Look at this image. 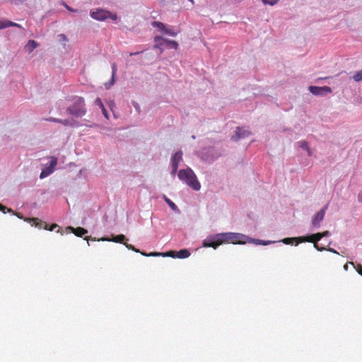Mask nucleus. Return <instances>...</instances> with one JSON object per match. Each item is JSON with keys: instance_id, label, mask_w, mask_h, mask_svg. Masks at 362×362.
I'll list each match as a JSON object with an SVG mask.
<instances>
[{"instance_id": "f257e3e1", "label": "nucleus", "mask_w": 362, "mask_h": 362, "mask_svg": "<svg viewBox=\"0 0 362 362\" xmlns=\"http://www.w3.org/2000/svg\"><path fill=\"white\" fill-rule=\"evenodd\" d=\"M247 237L236 233H218L214 236H210L203 241V246L205 247H213L216 249L217 247L224 243L232 244H244L246 243Z\"/></svg>"}, {"instance_id": "f03ea898", "label": "nucleus", "mask_w": 362, "mask_h": 362, "mask_svg": "<svg viewBox=\"0 0 362 362\" xmlns=\"http://www.w3.org/2000/svg\"><path fill=\"white\" fill-rule=\"evenodd\" d=\"M178 177L184 181L188 186L195 191H198L201 188V185L198 181L194 173L191 168L182 169L178 172Z\"/></svg>"}, {"instance_id": "7ed1b4c3", "label": "nucleus", "mask_w": 362, "mask_h": 362, "mask_svg": "<svg viewBox=\"0 0 362 362\" xmlns=\"http://www.w3.org/2000/svg\"><path fill=\"white\" fill-rule=\"evenodd\" d=\"M66 112L76 117H83L86 112L84 99L82 97L74 98L73 104L67 107Z\"/></svg>"}, {"instance_id": "20e7f679", "label": "nucleus", "mask_w": 362, "mask_h": 362, "mask_svg": "<svg viewBox=\"0 0 362 362\" xmlns=\"http://www.w3.org/2000/svg\"><path fill=\"white\" fill-rule=\"evenodd\" d=\"M127 240V239L126 238L125 235H122V234L113 236L112 238H111V239L105 238H103L101 239V240H103V241L107 240V241H112L115 243H122L129 250H131L135 252H139V250L136 249L134 245H132L131 244H128L126 242H124V240Z\"/></svg>"}, {"instance_id": "39448f33", "label": "nucleus", "mask_w": 362, "mask_h": 362, "mask_svg": "<svg viewBox=\"0 0 362 362\" xmlns=\"http://www.w3.org/2000/svg\"><path fill=\"white\" fill-rule=\"evenodd\" d=\"M57 164V158L55 157H51L49 165L45 167L42 170V172L40 173V178L43 179L46 177H47L48 175H49L50 174H52L54 172Z\"/></svg>"}, {"instance_id": "423d86ee", "label": "nucleus", "mask_w": 362, "mask_h": 362, "mask_svg": "<svg viewBox=\"0 0 362 362\" xmlns=\"http://www.w3.org/2000/svg\"><path fill=\"white\" fill-rule=\"evenodd\" d=\"M322 238V235H320V233H317L308 236L303 237L301 241H307L314 243V247L319 251L325 250V248H320L317 243Z\"/></svg>"}, {"instance_id": "0eeeda50", "label": "nucleus", "mask_w": 362, "mask_h": 362, "mask_svg": "<svg viewBox=\"0 0 362 362\" xmlns=\"http://www.w3.org/2000/svg\"><path fill=\"white\" fill-rule=\"evenodd\" d=\"M182 159V152L177 151L171 158L172 174L175 175L177 170L180 162Z\"/></svg>"}, {"instance_id": "6e6552de", "label": "nucleus", "mask_w": 362, "mask_h": 362, "mask_svg": "<svg viewBox=\"0 0 362 362\" xmlns=\"http://www.w3.org/2000/svg\"><path fill=\"white\" fill-rule=\"evenodd\" d=\"M328 208V204H326L323 209L318 211L312 219V224L314 227H319L320 222L323 220L326 210Z\"/></svg>"}, {"instance_id": "1a4fd4ad", "label": "nucleus", "mask_w": 362, "mask_h": 362, "mask_svg": "<svg viewBox=\"0 0 362 362\" xmlns=\"http://www.w3.org/2000/svg\"><path fill=\"white\" fill-rule=\"evenodd\" d=\"M309 90L315 95H322L332 92V89L329 86L318 87L311 86L309 87Z\"/></svg>"}, {"instance_id": "9d476101", "label": "nucleus", "mask_w": 362, "mask_h": 362, "mask_svg": "<svg viewBox=\"0 0 362 362\" xmlns=\"http://www.w3.org/2000/svg\"><path fill=\"white\" fill-rule=\"evenodd\" d=\"M110 15V12L105 10L100 9L96 11L90 12V16L97 21H105Z\"/></svg>"}, {"instance_id": "9b49d317", "label": "nucleus", "mask_w": 362, "mask_h": 362, "mask_svg": "<svg viewBox=\"0 0 362 362\" xmlns=\"http://www.w3.org/2000/svg\"><path fill=\"white\" fill-rule=\"evenodd\" d=\"M251 134V132L244 128L238 127L235 131V136H233L232 139L234 141H238L240 139L247 137Z\"/></svg>"}, {"instance_id": "f8f14e48", "label": "nucleus", "mask_w": 362, "mask_h": 362, "mask_svg": "<svg viewBox=\"0 0 362 362\" xmlns=\"http://www.w3.org/2000/svg\"><path fill=\"white\" fill-rule=\"evenodd\" d=\"M25 221L30 222L32 226H35L39 228H44L45 229H47V224L40 221L37 218H26Z\"/></svg>"}, {"instance_id": "ddd939ff", "label": "nucleus", "mask_w": 362, "mask_h": 362, "mask_svg": "<svg viewBox=\"0 0 362 362\" xmlns=\"http://www.w3.org/2000/svg\"><path fill=\"white\" fill-rule=\"evenodd\" d=\"M67 230H71L76 236L83 237V235L88 233V230L81 227H78L76 228H74L71 226H69L66 228Z\"/></svg>"}, {"instance_id": "4468645a", "label": "nucleus", "mask_w": 362, "mask_h": 362, "mask_svg": "<svg viewBox=\"0 0 362 362\" xmlns=\"http://www.w3.org/2000/svg\"><path fill=\"white\" fill-rule=\"evenodd\" d=\"M165 39L163 38L160 36H156L154 37V42L156 44L153 46V48H158L160 49V52H163L162 46L165 43Z\"/></svg>"}, {"instance_id": "2eb2a0df", "label": "nucleus", "mask_w": 362, "mask_h": 362, "mask_svg": "<svg viewBox=\"0 0 362 362\" xmlns=\"http://www.w3.org/2000/svg\"><path fill=\"white\" fill-rule=\"evenodd\" d=\"M38 47V44L37 42H35V40H30L27 45H25V48L26 49V50L30 53L32 52L35 48H37Z\"/></svg>"}, {"instance_id": "dca6fc26", "label": "nucleus", "mask_w": 362, "mask_h": 362, "mask_svg": "<svg viewBox=\"0 0 362 362\" xmlns=\"http://www.w3.org/2000/svg\"><path fill=\"white\" fill-rule=\"evenodd\" d=\"M190 252L187 249H182L179 251H176V258L185 259L189 257Z\"/></svg>"}, {"instance_id": "f3484780", "label": "nucleus", "mask_w": 362, "mask_h": 362, "mask_svg": "<svg viewBox=\"0 0 362 362\" xmlns=\"http://www.w3.org/2000/svg\"><path fill=\"white\" fill-rule=\"evenodd\" d=\"M112 73L111 81L109 84H105L106 88H109L110 86H112L115 83V75H116V73L117 71V65L115 63H113L112 64Z\"/></svg>"}, {"instance_id": "a211bd4d", "label": "nucleus", "mask_w": 362, "mask_h": 362, "mask_svg": "<svg viewBox=\"0 0 362 362\" xmlns=\"http://www.w3.org/2000/svg\"><path fill=\"white\" fill-rule=\"evenodd\" d=\"M298 144L300 148H302L303 149H305L307 151L308 156H312V151H311L310 148H309L308 144L307 141H299Z\"/></svg>"}, {"instance_id": "6ab92c4d", "label": "nucleus", "mask_w": 362, "mask_h": 362, "mask_svg": "<svg viewBox=\"0 0 362 362\" xmlns=\"http://www.w3.org/2000/svg\"><path fill=\"white\" fill-rule=\"evenodd\" d=\"M47 121H49V122H58V123H62V124H64V126H67L70 124V122L69 120L68 119H57V118H54V117H50V118H48L47 119Z\"/></svg>"}, {"instance_id": "aec40b11", "label": "nucleus", "mask_w": 362, "mask_h": 362, "mask_svg": "<svg viewBox=\"0 0 362 362\" xmlns=\"http://www.w3.org/2000/svg\"><path fill=\"white\" fill-rule=\"evenodd\" d=\"M165 43L170 47L177 49L178 48V43L175 40H165Z\"/></svg>"}, {"instance_id": "412c9836", "label": "nucleus", "mask_w": 362, "mask_h": 362, "mask_svg": "<svg viewBox=\"0 0 362 362\" xmlns=\"http://www.w3.org/2000/svg\"><path fill=\"white\" fill-rule=\"evenodd\" d=\"M151 25L155 28H158L159 30H160L162 31L165 30V25L161 22L153 21V22H152Z\"/></svg>"}, {"instance_id": "4be33fe9", "label": "nucleus", "mask_w": 362, "mask_h": 362, "mask_svg": "<svg viewBox=\"0 0 362 362\" xmlns=\"http://www.w3.org/2000/svg\"><path fill=\"white\" fill-rule=\"evenodd\" d=\"M164 198V200L165 201V202L168 204V206L173 209V210H177V206L175 205V204L172 202L170 199H168L166 196L164 195L163 197Z\"/></svg>"}, {"instance_id": "5701e85b", "label": "nucleus", "mask_w": 362, "mask_h": 362, "mask_svg": "<svg viewBox=\"0 0 362 362\" xmlns=\"http://www.w3.org/2000/svg\"><path fill=\"white\" fill-rule=\"evenodd\" d=\"M301 239H302V238H284L282 240V242L284 244H292L293 240H301Z\"/></svg>"}, {"instance_id": "b1692460", "label": "nucleus", "mask_w": 362, "mask_h": 362, "mask_svg": "<svg viewBox=\"0 0 362 362\" xmlns=\"http://www.w3.org/2000/svg\"><path fill=\"white\" fill-rule=\"evenodd\" d=\"M355 81H360L362 80V69L357 71L353 76Z\"/></svg>"}, {"instance_id": "393cba45", "label": "nucleus", "mask_w": 362, "mask_h": 362, "mask_svg": "<svg viewBox=\"0 0 362 362\" xmlns=\"http://www.w3.org/2000/svg\"><path fill=\"white\" fill-rule=\"evenodd\" d=\"M163 257H170L173 258H176V251L170 250L165 253L162 254Z\"/></svg>"}, {"instance_id": "a878e982", "label": "nucleus", "mask_w": 362, "mask_h": 362, "mask_svg": "<svg viewBox=\"0 0 362 362\" xmlns=\"http://www.w3.org/2000/svg\"><path fill=\"white\" fill-rule=\"evenodd\" d=\"M351 265H353L356 270L357 271V272L362 276V265L360 264H358L356 266H355L354 263L352 262H349Z\"/></svg>"}, {"instance_id": "bb28decb", "label": "nucleus", "mask_w": 362, "mask_h": 362, "mask_svg": "<svg viewBox=\"0 0 362 362\" xmlns=\"http://www.w3.org/2000/svg\"><path fill=\"white\" fill-rule=\"evenodd\" d=\"M164 32H165L166 34H168V35H170V36H173V37H174V36H176V35H177V33H178V32L173 31V30H172L171 29L166 28H165Z\"/></svg>"}, {"instance_id": "cd10ccee", "label": "nucleus", "mask_w": 362, "mask_h": 362, "mask_svg": "<svg viewBox=\"0 0 362 362\" xmlns=\"http://www.w3.org/2000/svg\"><path fill=\"white\" fill-rule=\"evenodd\" d=\"M139 253H141L142 255L144 256H146V257H151V256H160V255H162L161 253H158V252H151L149 254H146V252H140L139 251Z\"/></svg>"}, {"instance_id": "c85d7f7f", "label": "nucleus", "mask_w": 362, "mask_h": 362, "mask_svg": "<svg viewBox=\"0 0 362 362\" xmlns=\"http://www.w3.org/2000/svg\"><path fill=\"white\" fill-rule=\"evenodd\" d=\"M8 21L7 20L0 21V29L8 28Z\"/></svg>"}, {"instance_id": "c756f323", "label": "nucleus", "mask_w": 362, "mask_h": 362, "mask_svg": "<svg viewBox=\"0 0 362 362\" xmlns=\"http://www.w3.org/2000/svg\"><path fill=\"white\" fill-rule=\"evenodd\" d=\"M279 0H262L264 4H269L271 6H274L278 2Z\"/></svg>"}, {"instance_id": "7c9ffc66", "label": "nucleus", "mask_w": 362, "mask_h": 362, "mask_svg": "<svg viewBox=\"0 0 362 362\" xmlns=\"http://www.w3.org/2000/svg\"><path fill=\"white\" fill-rule=\"evenodd\" d=\"M95 104L98 105L100 108L104 106L102 100L100 98H97L95 99Z\"/></svg>"}, {"instance_id": "2f4dec72", "label": "nucleus", "mask_w": 362, "mask_h": 362, "mask_svg": "<svg viewBox=\"0 0 362 362\" xmlns=\"http://www.w3.org/2000/svg\"><path fill=\"white\" fill-rule=\"evenodd\" d=\"M0 210L4 213H6V211H7L8 212L12 211V210L11 209H8L6 206H5L2 204H0Z\"/></svg>"}, {"instance_id": "473e14b6", "label": "nucleus", "mask_w": 362, "mask_h": 362, "mask_svg": "<svg viewBox=\"0 0 362 362\" xmlns=\"http://www.w3.org/2000/svg\"><path fill=\"white\" fill-rule=\"evenodd\" d=\"M100 109L102 110L103 114L105 116V117L107 119H109L108 113H107V111L105 109V106L100 107Z\"/></svg>"}, {"instance_id": "72a5a7b5", "label": "nucleus", "mask_w": 362, "mask_h": 362, "mask_svg": "<svg viewBox=\"0 0 362 362\" xmlns=\"http://www.w3.org/2000/svg\"><path fill=\"white\" fill-rule=\"evenodd\" d=\"M8 27H18L21 28V25L12 21H8Z\"/></svg>"}, {"instance_id": "f704fd0d", "label": "nucleus", "mask_w": 362, "mask_h": 362, "mask_svg": "<svg viewBox=\"0 0 362 362\" xmlns=\"http://www.w3.org/2000/svg\"><path fill=\"white\" fill-rule=\"evenodd\" d=\"M59 40L64 42L68 41L67 37L64 34L59 35Z\"/></svg>"}, {"instance_id": "c9c22d12", "label": "nucleus", "mask_w": 362, "mask_h": 362, "mask_svg": "<svg viewBox=\"0 0 362 362\" xmlns=\"http://www.w3.org/2000/svg\"><path fill=\"white\" fill-rule=\"evenodd\" d=\"M11 1L12 3H14L15 4H21L24 1H25V0H11Z\"/></svg>"}, {"instance_id": "e433bc0d", "label": "nucleus", "mask_w": 362, "mask_h": 362, "mask_svg": "<svg viewBox=\"0 0 362 362\" xmlns=\"http://www.w3.org/2000/svg\"><path fill=\"white\" fill-rule=\"evenodd\" d=\"M57 227H58V225L56 224V223H53L49 228L47 227V230H49L50 231H52L54 228H56Z\"/></svg>"}, {"instance_id": "4c0bfd02", "label": "nucleus", "mask_w": 362, "mask_h": 362, "mask_svg": "<svg viewBox=\"0 0 362 362\" xmlns=\"http://www.w3.org/2000/svg\"><path fill=\"white\" fill-rule=\"evenodd\" d=\"M108 18H110L112 20L115 21V20H117V15L115 13L112 14V13H110V15H109Z\"/></svg>"}, {"instance_id": "58836bf2", "label": "nucleus", "mask_w": 362, "mask_h": 362, "mask_svg": "<svg viewBox=\"0 0 362 362\" xmlns=\"http://www.w3.org/2000/svg\"><path fill=\"white\" fill-rule=\"evenodd\" d=\"M330 235V233L328 230L324 231L323 233H320V235H322L323 237L329 236Z\"/></svg>"}, {"instance_id": "ea45409f", "label": "nucleus", "mask_w": 362, "mask_h": 362, "mask_svg": "<svg viewBox=\"0 0 362 362\" xmlns=\"http://www.w3.org/2000/svg\"><path fill=\"white\" fill-rule=\"evenodd\" d=\"M63 5L66 7V8L67 10H69V11H71V12H74L75 10H74L73 8H71V7H69L66 4H65L64 2L63 3Z\"/></svg>"}, {"instance_id": "a19ab883", "label": "nucleus", "mask_w": 362, "mask_h": 362, "mask_svg": "<svg viewBox=\"0 0 362 362\" xmlns=\"http://www.w3.org/2000/svg\"><path fill=\"white\" fill-rule=\"evenodd\" d=\"M133 105H134V107H135V109H136L138 112H139V111H140V107H139V104H138V103H133Z\"/></svg>"}, {"instance_id": "79ce46f5", "label": "nucleus", "mask_w": 362, "mask_h": 362, "mask_svg": "<svg viewBox=\"0 0 362 362\" xmlns=\"http://www.w3.org/2000/svg\"><path fill=\"white\" fill-rule=\"evenodd\" d=\"M257 241H258L259 243L262 244L264 245H268L270 243L269 241L265 242V241L259 240H257Z\"/></svg>"}, {"instance_id": "37998d69", "label": "nucleus", "mask_w": 362, "mask_h": 362, "mask_svg": "<svg viewBox=\"0 0 362 362\" xmlns=\"http://www.w3.org/2000/svg\"><path fill=\"white\" fill-rule=\"evenodd\" d=\"M327 250L329 251V252H333L334 254L339 255V252L337 251H336L335 250L332 249V248H328Z\"/></svg>"}, {"instance_id": "c03bdc74", "label": "nucleus", "mask_w": 362, "mask_h": 362, "mask_svg": "<svg viewBox=\"0 0 362 362\" xmlns=\"http://www.w3.org/2000/svg\"><path fill=\"white\" fill-rule=\"evenodd\" d=\"M141 52H131L129 53V56H134V55H136V54H139V53H141Z\"/></svg>"}, {"instance_id": "a18cd8bd", "label": "nucleus", "mask_w": 362, "mask_h": 362, "mask_svg": "<svg viewBox=\"0 0 362 362\" xmlns=\"http://www.w3.org/2000/svg\"><path fill=\"white\" fill-rule=\"evenodd\" d=\"M348 269H349L348 263H346V264H345L344 265V269L345 271H347V270H348Z\"/></svg>"}, {"instance_id": "49530a36", "label": "nucleus", "mask_w": 362, "mask_h": 362, "mask_svg": "<svg viewBox=\"0 0 362 362\" xmlns=\"http://www.w3.org/2000/svg\"><path fill=\"white\" fill-rule=\"evenodd\" d=\"M189 1L192 4H194V0H189Z\"/></svg>"}, {"instance_id": "de8ad7c7", "label": "nucleus", "mask_w": 362, "mask_h": 362, "mask_svg": "<svg viewBox=\"0 0 362 362\" xmlns=\"http://www.w3.org/2000/svg\"><path fill=\"white\" fill-rule=\"evenodd\" d=\"M299 243H300V241H299V240H298V241L296 242V245H298Z\"/></svg>"}]
</instances>
